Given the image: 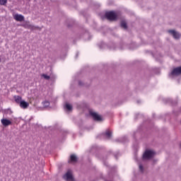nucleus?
<instances>
[{"mask_svg":"<svg viewBox=\"0 0 181 181\" xmlns=\"http://www.w3.org/2000/svg\"><path fill=\"white\" fill-rule=\"evenodd\" d=\"M124 48L122 47H120V50H123Z\"/></svg>","mask_w":181,"mask_h":181,"instance_id":"32","label":"nucleus"},{"mask_svg":"<svg viewBox=\"0 0 181 181\" xmlns=\"http://www.w3.org/2000/svg\"><path fill=\"white\" fill-rule=\"evenodd\" d=\"M98 46L99 47L100 49H105V47H107V45H105V43L103 42L98 44Z\"/></svg>","mask_w":181,"mask_h":181,"instance_id":"19","label":"nucleus"},{"mask_svg":"<svg viewBox=\"0 0 181 181\" xmlns=\"http://www.w3.org/2000/svg\"><path fill=\"white\" fill-rule=\"evenodd\" d=\"M8 0H0V5H6Z\"/></svg>","mask_w":181,"mask_h":181,"instance_id":"22","label":"nucleus"},{"mask_svg":"<svg viewBox=\"0 0 181 181\" xmlns=\"http://www.w3.org/2000/svg\"><path fill=\"white\" fill-rule=\"evenodd\" d=\"M65 108H66V110H67V111H71V110H73V106L71 105H70L69 103H66Z\"/></svg>","mask_w":181,"mask_h":181,"instance_id":"17","label":"nucleus"},{"mask_svg":"<svg viewBox=\"0 0 181 181\" xmlns=\"http://www.w3.org/2000/svg\"><path fill=\"white\" fill-rule=\"evenodd\" d=\"M89 115L92 117V118L95 120L97 121L98 122H101L104 121V119H103V117L101 115H98V113L94 112L93 109H89L88 110Z\"/></svg>","mask_w":181,"mask_h":181,"instance_id":"3","label":"nucleus"},{"mask_svg":"<svg viewBox=\"0 0 181 181\" xmlns=\"http://www.w3.org/2000/svg\"><path fill=\"white\" fill-rule=\"evenodd\" d=\"M117 141H119V142H123L124 144H125V142H128V138L127 136H124L120 139H117L116 140Z\"/></svg>","mask_w":181,"mask_h":181,"instance_id":"18","label":"nucleus"},{"mask_svg":"<svg viewBox=\"0 0 181 181\" xmlns=\"http://www.w3.org/2000/svg\"><path fill=\"white\" fill-rule=\"evenodd\" d=\"M105 16L108 21H117V18H118L115 11H107L105 13Z\"/></svg>","mask_w":181,"mask_h":181,"instance_id":"6","label":"nucleus"},{"mask_svg":"<svg viewBox=\"0 0 181 181\" xmlns=\"http://www.w3.org/2000/svg\"><path fill=\"white\" fill-rule=\"evenodd\" d=\"M88 36V40H90L91 39V36H90V33H88V30H85L84 37Z\"/></svg>","mask_w":181,"mask_h":181,"instance_id":"20","label":"nucleus"},{"mask_svg":"<svg viewBox=\"0 0 181 181\" xmlns=\"http://www.w3.org/2000/svg\"><path fill=\"white\" fill-rule=\"evenodd\" d=\"M112 136V132H111L110 129H106V131L101 134H99L96 136L97 139H111Z\"/></svg>","mask_w":181,"mask_h":181,"instance_id":"5","label":"nucleus"},{"mask_svg":"<svg viewBox=\"0 0 181 181\" xmlns=\"http://www.w3.org/2000/svg\"><path fill=\"white\" fill-rule=\"evenodd\" d=\"M113 156H115V159H118V156H119V151L113 153Z\"/></svg>","mask_w":181,"mask_h":181,"instance_id":"26","label":"nucleus"},{"mask_svg":"<svg viewBox=\"0 0 181 181\" xmlns=\"http://www.w3.org/2000/svg\"><path fill=\"white\" fill-rule=\"evenodd\" d=\"M78 54H79V52H78L76 54V59H77V57H78Z\"/></svg>","mask_w":181,"mask_h":181,"instance_id":"31","label":"nucleus"},{"mask_svg":"<svg viewBox=\"0 0 181 181\" xmlns=\"http://www.w3.org/2000/svg\"><path fill=\"white\" fill-rule=\"evenodd\" d=\"M21 108H23V110H26L29 107V103L23 100L21 103L19 104Z\"/></svg>","mask_w":181,"mask_h":181,"instance_id":"13","label":"nucleus"},{"mask_svg":"<svg viewBox=\"0 0 181 181\" xmlns=\"http://www.w3.org/2000/svg\"><path fill=\"white\" fill-rule=\"evenodd\" d=\"M42 1H47V0H42Z\"/></svg>","mask_w":181,"mask_h":181,"instance_id":"35","label":"nucleus"},{"mask_svg":"<svg viewBox=\"0 0 181 181\" xmlns=\"http://www.w3.org/2000/svg\"><path fill=\"white\" fill-rule=\"evenodd\" d=\"M42 76L45 80H50V76H49V75L43 74Z\"/></svg>","mask_w":181,"mask_h":181,"instance_id":"23","label":"nucleus"},{"mask_svg":"<svg viewBox=\"0 0 181 181\" xmlns=\"http://www.w3.org/2000/svg\"><path fill=\"white\" fill-rule=\"evenodd\" d=\"M0 63H1V58H0Z\"/></svg>","mask_w":181,"mask_h":181,"instance_id":"36","label":"nucleus"},{"mask_svg":"<svg viewBox=\"0 0 181 181\" xmlns=\"http://www.w3.org/2000/svg\"><path fill=\"white\" fill-rule=\"evenodd\" d=\"M78 86H80L81 87H83V86H84V83H83V81H78Z\"/></svg>","mask_w":181,"mask_h":181,"instance_id":"28","label":"nucleus"},{"mask_svg":"<svg viewBox=\"0 0 181 181\" xmlns=\"http://www.w3.org/2000/svg\"><path fill=\"white\" fill-rule=\"evenodd\" d=\"M120 26L121 28H123V29H125V30L128 29V24H127V22L124 21H121Z\"/></svg>","mask_w":181,"mask_h":181,"instance_id":"14","label":"nucleus"},{"mask_svg":"<svg viewBox=\"0 0 181 181\" xmlns=\"http://www.w3.org/2000/svg\"><path fill=\"white\" fill-rule=\"evenodd\" d=\"M1 122L4 128L9 127V125H12V121L6 117H3L1 119Z\"/></svg>","mask_w":181,"mask_h":181,"instance_id":"8","label":"nucleus"},{"mask_svg":"<svg viewBox=\"0 0 181 181\" xmlns=\"http://www.w3.org/2000/svg\"><path fill=\"white\" fill-rule=\"evenodd\" d=\"M168 33H170V35H172L174 39H180V34L178 32H176V30H169Z\"/></svg>","mask_w":181,"mask_h":181,"instance_id":"10","label":"nucleus"},{"mask_svg":"<svg viewBox=\"0 0 181 181\" xmlns=\"http://www.w3.org/2000/svg\"><path fill=\"white\" fill-rule=\"evenodd\" d=\"M73 25H74V21H71V23H67V26L69 28H71V26H73Z\"/></svg>","mask_w":181,"mask_h":181,"instance_id":"25","label":"nucleus"},{"mask_svg":"<svg viewBox=\"0 0 181 181\" xmlns=\"http://www.w3.org/2000/svg\"><path fill=\"white\" fill-rule=\"evenodd\" d=\"M81 15L84 16V18H88V14H87V12L86 11H81Z\"/></svg>","mask_w":181,"mask_h":181,"instance_id":"24","label":"nucleus"},{"mask_svg":"<svg viewBox=\"0 0 181 181\" xmlns=\"http://www.w3.org/2000/svg\"><path fill=\"white\" fill-rule=\"evenodd\" d=\"M43 105H44V107H47L50 105V103H49V101L46 100V101L43 102Z\"/></svg>","mask_w":181,"mask_h":181,"instance_id":"21","label":"nucleus"},{"mask_svg":"<svg viewBox=\"0 0 181 181\" xmlns=\"http://www.w3.org/2000/svg\"><path fill=\"white\" fill-rule=\"evenodd\" d=\"M86 1L87 2H91V0H81V1Z\"/></svg>","mask_w":181,"mask_h":181,"instance_id":"30","label":"nucleus"},{"mask_svg":"<svg viewBox=\"0 0 181 181\" xmlns=\"http://www.w3.org/2000/svg\"><path fill=\"white\" fill-rule=\"evenodd\" d=\"M111 49H112L113 50H115V48H111Z\"/></svg>","mask_w":181,"mask_h":181,"instance_id":"34","label":"nucleus"},{"mask_svg":"<svg viewBox=\"0 0 181 181\" xmlns=\"http://www.w3.org/2000/svg\"><path fill=\"white\" fill-rule=\"evenodd\" d=\"M139 103H141V101H139V100H137V104H139Z\"/></svg>","mask_w":181,"mask_h":181,"instance_id":"33","label":"nucleus"},{"mask_svg":"<svg viewBox=\"0 0 181 181\" xmlns=\"http://www.w3.org/2000/svg\"><path fill=\"white\" fill-rule=\"evenodd\" d=\"M138 115H139V114H136L134 119H136L138 118Z\"/></svg>","mask_w":181,"mask_h":181,"instance_id":"29","label":"nucleus"},{"mask_svg":"<svg viewBox=\"0 0 181 181\" xmlns=\"http://www.w3.org/2000/svg\"><path fill=\"white\" fill-rule=\"evenodd\" d=\"M163 101L165 104H172L173 103V100L170 98H164L163 99Z\"/></svg>","mask_w":181,"mask_h":181,"instance_id":"15","label":"nucleus"},{"mask_svg":"<svg viewBox=\"0 0 181 181\" xmlns=\"http://www.w3.org/2000/svg\"><path fill=\"white\" fill-rule=\"evenodd\" d=\"M13 18L15 21H17V22H23L25 21V16H22V14H16L13 16Z\"/></svg>","mask_w":181,"mask_h":181,"instance_id":"12","label":"nucleus"},{"mask_svg":"<svg viewBox=\"0 0 181 181\" xmlns=\"http://www.w3.org/2000/svg\"><path fill=\"white\" fill-rule=\"evenodd\" d=\"M87 107V103L84 101L76 103V107L78 108V110H81L82 111H84V110H86Z\"/></svg>","mask_w":181,"mask_h":181,"instance_id":"9","label":"nucleus"},{"mask_svg":"<svg viewBox=\"0 0 181 181\" xmlns=\"http://www.w3.org/2000/svg\"><path fill=\"white\" fill-rule=\"evenodd\" d=\"M110 153H111V151L106 153L105 154L97 153L95 156L96 158H98V159H100L103 162V165H105L106 168H110V172L109 173V179H112V172H115V167H110L108 163L106 162L108 155H110Z\"/></svg>","mask_w":181,"mask_h":181,"instance_id":"1","label":"nucleus"},{"mask_svg":"<svg viewBox=\"0 0 181 181\" xmlns=\"http://www.w3.org/2000/svg\"><path fill=\"white\" fill-rule=\"evenodd\" d=\"M156 153L152 150L146 149L143 154L142 158L144 160H149V159H152L153 156H155Z\"/></svg>","mask_w":181,"mask_h":181,"instance_id":"4","label":"nucleus"},{"mask_svg":"<svg viewBox=\"0 0 181 181\" xmlns=\"http://www.w3.org/2000/svg\"><path fill=\"white\" fill-rule=\"evenodd\" d=\"M78 161V158L75 154H71L69 160V163H77Z\"/></svg>","mask_w":181,"mask_h":181,"instance_id":"11","label":"nucleus"},{"mask_svg":"<svg viewBox=\"0 0 181 181\" xmlns=\"http://www.w3.org/2000/svg\"><path fill=\"white\" fill-rule=\"evenodd\" d=\"M180 75H181V66H177L174 69H173L171 73L169 74V76L171 77L172 76L173 77H175Z\"/></svg>","mask_w":181,"mask_h":181,"instance_id":"7","label":"nucleus"},{"mask_svg":"<svg viewBox=\"0 0 181 181\" xmlns=\"http://www.w3.org/2000/svg\"><path fill=\"white\" fill-rule=\"evenodd\" d=\"M22 97L21 96H15V101L17 104H21V102L23 101Z\"/></svg>","mask_w":181,"mask_h":181,"instance_id":"16","label":"nucleus"},{"mask_svg":"<svg viewBox=\"0 0 181 181\" xmlns=\"http://www.w3.org/2000/svg\"><path fill=\"white\" fill-rule=\"evenodd\" d=\"M139 168L140 172H141V173H144V165H142L141 164H140V165H139Z\"/></svg>","mask_w":181,"mask_h":181,"instance_id":"27","label":"nucleus"},{"mask_svg":"<svg viewBox=\"0 0 181 181\" xmlns=\"http://www.w3.org/2000/svg\"><path fill=\"white\" fill-rule=\"evenodd\" d=\"M21 26L24 28L25 29H30V30H40V27L37 25H35L33 24H30V21H24Z\"/></svg>","mask_w":181,"mask_h":181,"instance_id":"2","label":"nucleus"}]
</instances>
